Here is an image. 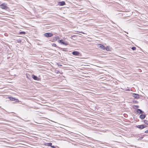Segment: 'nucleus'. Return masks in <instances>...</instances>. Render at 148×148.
<instances>
[{
    "label": "nucleus",
    "instance_id": "4be33fe9",
    "mask_svg": "<svg viewBox=\"0 0 148 148\" xmlns=\"http://www.w3.org/2000/svg\"><path fill=\"white\" fill-rule=\"evenodd\" d=\"M52 46L53 47H56V44H55V43H53L52 44Z\"/></svg>",
    "mask_w": 148,
    "mask_h": 148
},
{
    "label": "nucleus",
    "instance_id": "bb28decb",
    "mask_svg": "<svg viewBox=\"0 0 148 148\" xmlns=\"http://www.w3.org/2000/svg\"><path fill=\"white\" fill-rule=\"evenodd\" d=\"M10 147L12 148V147H10Z\"/></svg>",
    "mask_w": 148,
    "mask_h": 148
},
{
    "label": "nucleus",
    "instance_id": "1a4fd4ad",
    "mask_svg": "<svg viewBox=\"0 0 148 148\" xmlns=\"http://www.w3.org/2000/svg\"><path fill=\"white\" fill-rule=\"evenodd\" d=\"M0 7L1 8H2L3 9H5V8H6V5H5L4 4H2L1 5H0Z\"/></svg>",
    "mask_w": 148,
    "mask_h": 148
},
{
    "label": "nucleus",
    "instance_id": "2eb2a0df",
    "mask_svg": "<svg viewBox=\"0 0 148 148\" xmlns=\"http://www.w3.org/2000/svg\"><path fill=\"white\" fill-rule=\"evenodd\" d=\"M62 51H64L67 52L68 51V50L66 48H62Z\"/></svg>",
    "mask_w": 148,
    "mask_h": 148
},
{
    "label": "nucleus",
    "instance_id": "b1692460",
    "mask_svg": "<svg viewBox=\"0 0 148 148\" xmlns=\"http://www.w3.org/2000/svg\"><path fill=\"white\" fill-rule=\"evenodd\" d=\"M51 147L53 148H56L54 146H52L51 145Z\"/></svg>",
    "mask_w": 148,
    "mask_h": 148
},
{
    "label": "nucleus",
    "instance_id": "a211bd4d",
    "mask_svg": "<svg viewBox=\"0 0 148 148\" xmlns=\"http://www.w3.org/2000/svg\"><path fill=\"white\" fill-rule=\"evenodd\" d=\"M26 33L25 32H19V34H25Z\"/></svg>",
    "mask_w": 148,
    "mask_h": 148
},
{
    "label": "nucleus",
    "instance_id": "423d86ee",
    "mask_svg": "<svg viewBox=\"0 0 148 148\" xmlns=\"http://www.w3.org/2000/svg\"><path fill=\"white\" fill-rule=\"evenodd\" d=\"M32 77L34 80L38 81L39 80V78L36 76L32 75Z\"/></svg>",
    "mask_w": 148,
    "mask_h": 148
},
{
    "label": "nucleus",
    "instance_id": "4468645a",
    "mask_svg": "<svg viewBox=\"0 0 148 148\" xmlns=\"http://www.w3.org/2000/svg\"><path fill=\"white\" fill-rule=\"evenodd\" d=\"M105 49H106V50L107 51H109L110 50L109 47L108 46H107L106 47H105Z\"/></svg>",
    "mask_w": 148,
    "mask_h": 148
},
{
    "label": "nucleus",
    "instance_id": "39448f33",
    "mask_svg": "<svg viewBox=\"0 0 148 148\" xmlns=\"http://www.w3.org/2000/svg\"><path fill=\"white\" fill-rule=\"evenodd\" d=\"M72 54L73 55L75 56H78L79 54V53L77 51H73L72 52Z\"/></svg>",
    "mask_w": 148,
    "mask_h": 148
},
{
    "label": "nucleus",
    "instance_id": "9d476101",
    "mask_svg": "<svg viewBox=\"0 0 148 148\" xmlns=\"http://www.w3.org/2000/svg\"><path fill=\"white\" fill-rule=\"evenodd\" d=\"M146 117V115L145 114H141L140 116L139 117L141 119H143Z\"/></svg>",
    "mask_w": 148,
    "mask_h": 148
},
{
    "label": "nucleus",
    "instance_id": "aec40b11",
    "mask_svg": "<svg viewBox=\"0 0 148 148\" xmlns=\"http://www.w3.org/2000/svg\"><path fill=\"white\" fill-rule=\"evenodd\" d=\"M62 44H63V45H67L68 44V43H67V42H63Z\"/></svg>",
    "mask_w": 148,
    "mask_h": 148
},
{
    "label": "nucleus",
    "instance_id": "a878e982",
    "mask_svg": "<svg viewBox=\"0 0 148 148\" xmlns=\"http://www.w3.org/2000/svg\"><path fill=\"white\" fill-rule=\"evenodd\" d=\"M125 33H127V34H128V33L127 32H125Z\"/></svg>",
    "mask_w": 148,
    "mask_h": 148
},
{
    "label": "nucleus",
    "instance_id": "0eeeda50",
    "mask_svg": "<svg viewBox=\"0 0 148 148\" xmlns=\"http://www.w3.org/2000/svg\"><path fill=\"white\" fill-rule=\"evenodd\" d=\"M136 112L138 113H140L141 114H143L144 113V112L142 111L141 109H138L136 110Z\"/></svg>",
    "mask_w": 148,
    "mask_h": 148
},
{
    "label": "nucleus",
    "instance_id": "6e6552de",
    "mask_svg": "<svg viewBox=\"0 0 148 148\" xmlns=\"http://www.w3.org/2000/svg\"><path fill=\"white\" fill-rule=\"evenodd\" d=\"M98 47L103 50L105 49V47L104 46L101 44H99L98 45Z\"/></svg>",
    "mask_w": 148,
    "mask_h": 148
},
{
    "label": "nucleus",
    "instance_id": "dca6fc26",
    "mask_svg": "<svg viewBox=\"0 0 148 148\" xmlns=\"http://www.w3.org/2000/svg\"><path fill=\"white\" fill-rule=\"evenodd\" d=\"M144 122L145 124H146L147 125H148V121H146V120H144Z\"/></svg>",
    "mask_w": 148,
    "mask_h": 148
},
{
    "label": "nucleus",
    "instance_id": "5701e85b",
    "mask_svg": "<svg viewBox=\"0 0 148 148\" xmlns=\"http://www.w3.org/2000/svg\"><path fill=\"white\" fill-rule=\"evenodd\" d=\"M145 133H148V130L145 131Z\"/></svg>",
    "mask_w": 148,
    "mask_h": 148
},
{
    "label": "nucleus",
    "instance_id": "f03ea898",
    "mask_svg": "<svg viewBox=\"0 0 148 148\" xmlns=\"http://www.w3.org/2000/svg\"><path fill=\"white\" fill-rule=\"evenodd\" d=\"M132 96L135 99H138L139 98L140 95L138 94L133 93L132 95Z\"/></svg>",
    "mask_w": 148,
    "mask_h": 148
},
{
    "label": "nucleus",
    "instance_id": "9b49d317",
    "mask_svg": "<svg viewBox=\"0 0 148 148\" xmlns=\"http://www.w3.org/2000/svg\"><path fill=\"white\" fill-rule=\"evenodd\" d=\"M59 4L60 5L63 6L65 4V3L64 1H62L59 2Z\"/></svg>",
    "mask_w": 148,
    "mask_h": 148
},
{
    "label": "nucleus",
    "instance_id": "f257e3e1",
    "mask_svg": "<svg viewBox=\"0 0 148 148\" xmlns=\"http://www.w3.org/2000/svg\"><path fill=\"white\" fill-rule=\"evenodd\" d=\"M44 36L47 37H50L52 36L53 35V34L50 33H46L44 34Z\"/></svg>",
    "mask_w": 148,
    "mask_h": 148
},
{
    "label": "nucleus",
    "instance_id": "7ed1b4c3",
    "mask_svg": "<svg viewBox=\"0 0 148 148\" xmlns=\"http://www.w3.org/2000/svg\"><path fill=\"white\" fill-rule=\"evenodd\" d=\"M10 100L12 101H15L16 102H19V101L18 99H15L14 98L11 97L10 96Z\"/></svg>",
    "mask_w": 148,
    "mask_h": 148
},
{
    "label": "nucleus",
    "instance_id": "6ab92c4d",
    "mask_svg": "<svg viewBox=\"0 0 148 148\" xmlns=\"http://www.w3.org/2000/svg\"><path fill=\"white\" fill-rule=\"evenodd\" d=\"M58 42L60 43H61V44H62V43L63 42V40H60L58 41Z\"/></svg>",
    "mask_w": 148,
    "mask_h": 148
},
{
    "label": "nucleus",
    "instance_id": "ddd939ff",
    "mask_svg": "<svg viewBox=\"0 0 148 148\" xmlns=\"http://www.w3.org/2000/svg\"><path fill=\"white\" fill-rule=\"evenodd\" d=\"M52 145V143H46V145L47 146H51V145Z\"/></svg>",
    "mask_w": 148,
    "mask_h": 148
},
{
    "label": "nucleus",
    "instance_id": "f8f14e48",
    "mask_svg": "<svg viewBox=\"0 0 148 148\" xmlns=\"http://www.w3.org/2000/svg\"><path fill=\"white\" fill-rule=\"evenodd\" d=\"M60 39L59 37L58 36H57L56 37H55L53 38V40H54L56 41L57 40L59 39Z\"/></svg>",
    "mask_w": 148,
    "mask_h": 148
},
{
    "label": "nucleus",
    "instance_id": "412c9836",
    "mask_svg": "<svg viewBox=\"0 0 148 148\" xmlns=\"http://www.w3.org/2000/svg\"><path fill=\"white\" fill-rule=\"evenodd\" d=\"M131 49L133 51L135 50L136 49V48L135 47H132Z\"/></svg>",
    "mask_w": 148,
    "mask_h": 148
},
{
    "label": "nucleus",
    "instance_id": "f3484780",
    "mask_svg": "<svg viewBox=\"0 0 148 148\" xmlns=\"http://www.w3.org/2000/svg\"><path fill=\"white\" fill-rule=\"evenodd\" d=\"M139 107V106H137V105H134L133 106V108H138Z\"/></svg>",
    "mask_w": 148,
    "mask_h": 148
},
{
    "label": "nucleus",
    "instance_id": "20e7f679",
    "mask_svg": "<svg viewBox=\"0 0 148 148\" xmlns=\"http://www.w3.org/2000/svg\"><path fill=\"white\" fill-rule=\"evenodd\" d=\"M147 126V125H138L136 126V127H137L138 128L142 129L146 127Z\"/></svg>",
    "mask_w": 148,
    "mask_h": 148
},
{
    "label": "nucleus",
    "instance_id": "393cba45",
    "mask_svg": "<svg viewBox=\"0 0 148 148\" xmlns=\"http://www.w3.org/2000/svg\"><path fill=\"white\" fill-rule=\"evenodd\" d=\"M21 42V41H20V40H19V41L18 42Z\"/></svg>",
    "mask_w": 148,
    "mask_h": 148
}]
</instances>
